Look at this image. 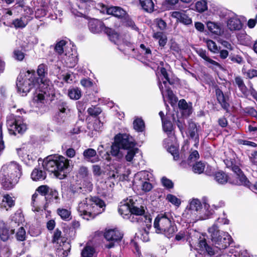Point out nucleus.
<instances>
[{"mask_svg": "<svg viewBox=\"0 0 257 257\" xmlns=\"http://www.w3.org/2000/svg\"><path fill=\"white\" fill-rule=\"evenodd\" d=\"M118 211L124 218H131L132 215L140 216L138 218L133 216L131 219L133 222H144L145 224H152V217L150 215L145 214L144 207L143 205L137 206L136 202L131 198L124 199L120 202Z\"/></svg>", "mask_w": 257, "mask_h": 257, "instance_id": "obj_1", "label": "nucleus"}, {"mask_svg": "<svg viewBox=\"0 0 257 257\" xmlns=\"http://www.w3.org/2000/svg\"><path fill=\"white\" fill-rule=\"evenodd\" d=\"M105 202L97 196L85 198L78 206L77 210L79 215L87 220H92L104 211Z\"/></svg>", "mask_w": 257, "mask_h": 257, "instance_id": "obj_2", "label": "nucleus"}, {"mask_svg": "<svg viewBox=\"0 0 257 257\" xmlns=\"http://www.w3.org/2000/svg\"><path fill=\"white\" fill-rule=\"evenodd\" d=\"M154 227L157 234H164L170 238L177 231V228L173 216L168 212L160 213L156 217Z\"/></svg>", "mask_w": 257, "mask_h": 257, "instance_id": "obj_3", "label": "nucleus"}, {"mask_svg": "<svg viewBox=\"0 0 257 257\" xmlns=\"http://www.w3.org/2000/svg\"><path fill=\"white\" fill-rule=\"evenodd\" d=\"M55 159L47 158L43 163L44 169L53 173L59 179H63L67 176V170L69 167V160L59 156Z\"/></svg>", "mask_w": 257, "mask_h": 257, "instance_id": "obj_4", "label": "nucleus"}, {"mask_svg": "<svg viewBox=\"0 0 257 257\" xmlns=\"http://www.w3.org/2000/svg\"><path fill=\"white\" fill-rule=\"evenodd\" d=\"M88 27L89 31L93 34L103 33L112 42L115 43L119 39V34L114 29L106 27L101 20L94 18L90 19Z\"/></svg>", "mask_w": 257, "mask_h": 257, "instance_id": "obj_5", "label": "nucleus"}, {"mask_svg": "<svg viewBox=\"0 0 257 257\" xmlns=\"http://www.w3.org/2000/svg\"><path fill=\"white\" fill-rule=\"evenodd\" d=\"M48 66L41 63L38 66L37 71L34 69L20 71L17 80H47L44 79L48 75Z\"/></svg>", "mask_w": 257, "mask_h": 257, "instance_id": "obj_6", "label": "nucleus"}, {"mask_svg": "<svg viewBox=\"0 0 257 257\" xmlns=\"http://www.w3.org/2000/svg\"><path fill=\"white\" fill-rule=\"evenodd\" d=\"M208 231L211 233L212 242L220 250L226 248L232 242L231 236L227 232L218 230L216 226H213Z\"/></svg>", "mask_w": 257, "mask_h": 257, "instance_id": "obj_7", "label": "nucleus"}, {"mask_svg": "<svg viewBox=\"0 0 257 257\" xmlns=\"http://www.w3.org/2000/svg\"><path fill=\"white\" fill-rule=\"evenodd\" d=\"M7 125L11 135L22 136L27 130V125L24 122L22 116L11 114L7 118Z\"/></svg>", "mask_w": 257, "mask_h": 257, "instance_id": "obj_8", "label": "nucleus"}, {"mask_svg": "<svg viewBox=\"0 0 257 257\" xmlns=\"http://www.w3.org/2000/svg\"><path fill=\"white\" fill-rule=\"evenodd\" d=\"M109 15H111L120 20L123 25L130 28L133 30L139 32V28L136 26L128 13L119 6H111Z\"/></svg>", "mask_w": 257, "mask_h": 257, "instance_id": "obj_9", "label": "nucleus"}, {"mask_svg": "<svg viewBox=\"0 0 257 257\" xmlns=\"http://www.w3.org/2000/svg\"><path fill=\"white\" fill-rule=\"evenodd\" d=\"M206 84H211L214 87L218 103L223 109L225 110L226 112H229L230 107L229 96L223 92L217 84H216L215 81H206Z\"/></svg>", "mask_w": 257, "mask_h": 257, "instance_id": "obj_10", "label": "nucleus"}, {"mask_svg": "<svg viewBox=\"0 0 257 257\" xmlns=\"http://www.w3.org/2000/svg\"><path fill=\"white\" fill-rule=\"evenodd\" d=\"M104 238L109 242L106 247L111 248L114 246L115 243H118L123 238V234L117 228L106 229L103 234Z\"/></svg>", "mask_w": 257, "mask_h": 257, "instance_id": "obj_11", "label": "nucleus"}, {"mask_svg": "<svg viewBox=\"0 0 257 257\" xmlns=\"http://www.w3.org/2000/svg\"><path fill=\"white\" fill-rule=\"evenodd\" d=\"M115 143L119 145L121 149H126L136 147L137 143L128 134L119 133L114 137Z\"/></svg>", "mask_w": 257, "mask_h": 257, "instance_id": "obj_12", "label": "nucleus"}, {"mask_svg": "<svg viewBox=\"0 0 257 257\" xmlns=\"http://www.w3.org/2000/svg\"><path fill=\"white\" fill-rule=\"evenodd\" d=\"M233 174L229 175V184L236 186L245 187L248 183V179L241 169L233 172Z\"/></svg>", "mask_w": 257, "mask_h": 257, "instance_id": "obj_13", "label": "nucleus"}, {"mask_svg": "<svg viewBox=\"0 0 257 257\" xmlns=\"http://www.w3.org/2000/svg\"><path fill=\"white\" fill-rule=\"evenodd\" d=\"M51 81H39L35 82L36 86L37 87L36 89L37 91H40L44 93L47 97L55 95V89L53 85L50 84Z\"/></svg>", "mask_w": 257, "mask_h": 257, "instance_id": "obj_14", "label": "nucleus"}, {"mask_svg": "<svg viewBox=\"0 0 257 257\" xmlns=\"http://www.w3.org/2000/svg\"><path fill=\"white\" fill-rule=\"evenodd\" d=\"M17 183V181L8 174L3 172L0 174V184L3 190L8 191L11 190L14 188Z\"/></svg>", "mask_w": 257, "mask_h": 257, "instance_id": "obj_15", "label": "nucleus"}, {"mask_svg": "<svg viewBox=\"0 0 257 257\" xmlns=\"http://www.w3.org/2000/svg\"><path fill=\"white\" fill-rule=\"evenodd\" d=\"M3 172L11 176L12 178L18 182L22 174V167L16 163H12L8 166L6 170H4Z\"/></svg>", "mask_w": 257, "mask_h": 257, "instance_id": "obj_16", "label": "nucleus"}, {"mask_svg": "<svg viewBox=\"0 0 257 257\" xmlns=\"http://www.w3.org/2000/svg\"><path fill=\"white\" fill-rule=\"evenodd\" d=\"M46 203L44 206L45 210L48 207L50 204H58L60 201L58 191L55 188H51L45 198Z\"/></svg>", "mask_w": 257, "mask_h": 257, "instance_id": "obj_17", "label": "nucleus"}, {"mask_svg": "<svg viewBox=\"0 0 257 257\" xmlns=\"http://www.w3.org/2000/svg\"><path fill=\"white\" fill-rule=\"evenodd\" d=\"M196 53L204 61V64L208 67L214 66L216 67H219L220 64L217 62L211 59L208 54V53L205 50H203L202 48H196L195 49Z\"/></svg>", "mask_w": 257, "mask_h": 257, "instance_id": "obj_18", "label": "nucleus"}, {"mask_svg": "<svg viewBox=\"0 0 257 257\" xmlns=\"http://www.w3.org/2000/svg\"><path fill=\"white\" fill-rule=\"evenodd\" d=\"M35 82L39 81H18L16 84L18 91L23 95H26L33 88L36 87Z\"/></svg>", "mask_w": 257, "mask_h": 257, "instance_id": "obj_19", "label": "nucleus"}, {"mask_svg": "<svg viewBox=\"0 0 257 257\" xmlns=\"http://www.w3.org/2000/svg\"><path fill=\"white\" fill-rule=\"evenodd\" d=\"M200 125L197 126V123H195L192 119H190L188 122L187 131L189 137L192 139H195V141L199 142V136L198 134L199 128Z\"/></svg>", "mask_w": 257, "mask_h": 257, "instance_id": "obj_20", "label": "nucleus"}, {"mask_svg": "<svg viewBox=\"0 0 257 257\" xmlns=\"http://www.w3.org/2000/svg\"><path fill=\"white\" fill-rule=\"evenodd\" d=\"M15 232L14 229H10L5 223L0 225V239L4 242H6L11 238V236Z\"/></svg>", "mask_w": 257, "mask_h": 257, "instance_id": "obj_21", "label": "nucleus"}, {"mask_svg": "<svg viewBox=\"0 0 257 257\" xmlns=\"http://www.w3.org/2000/svg\"><path fill=\"white\" fill-rule=\"evenodd\" d=\"M84 159L91 163L98 162L100 159L96 151L92 148L85 149L83 152Z\"/></svg>", "mask_w": 257, "mask_h": 257, "instance_id": "obj_22", "label": "nucleus"}, {"mask_svg": "<svg viewBox=\"0 0 257 257\" xmlns=\"http://www.w3.org/2000/svg\"><path fill=\"white\" fill-rule=\"evenodd\" d=\"M227 27L231 31H239L242 28V24L239 18L232 17L228 19Z\"/></svg>", "mask_w": 257, "mask_h": 257, "instance_id": "obj_23", "label": "nucleus"}, {"mask_svg": "<svg viewBox=\"0 0 257 257\" xmlns=\"http://www.w3.org/2000/svg\"><path fill=\"white\" fill-rule=\"evenodd\" d=\"M213 176L214 179L219 184H229V175L222 170L215 172Z\"/></svg>", "mask_w": 257, "mask_h": 257, "instance_id": "obj_24", "label": "nucleus"}, {"mask_svg": "<svg viewBox=\"0 0 257 257\" xmlns=\"http://www.w3.org/2000/svg\"><path fill=\"white\" fill-rule=\"evenodd\" d=\"M198 246L200 250L206 252L210 256L215 254L214 249L211 246L208 244L207 240L205 238H201L200 237L199 238Z\"/></svg>", "mask_w": 257, "mask_h": 257, "instance_id": "obj_25", "label": "nucleus"}, {"mask_svg": "<svg viewBox=\"0 0 257 257\" xmlns=\"http://www.w3.org/2000/svg\"><path fill=\"white\" fill-rule=\"evenodd\" d=\"M152 37L154 39L158 40L159 45L162 48H164L168 42L167 35L164 32H156L153 30Z\"/></svg>", "mask_w": 257, "mask_h": 257, "instance_id": "obj_26", "label": "nucleus"}, {"mask_svg": "<svg viewBox=\"0 0 257 257\" xmlns=\"http://www.w3.org/2000/svg\"><path fill=\"white\" fill-rule=\"evenodd\" d=\"M172 16L173 17L176 18L180 23L185 25H189L192 23V19L185 14L175 11L173 12Z\"/></svg>", "mask_w": 257, "mask_h": 257, "instance_id": "obj_27", "label": "nucleus"}, {"mask_svg": "<svg viewBox=\"0 0 257 257\" xmlns=\"http://www.w3.org/2000/svg\"><path fill=\"white\" fill-rule=\"evenodd\" d=\"M31 178L33 181H42L46 179L47 174L45 171L42 170L41 168H35L33 170L31 174Z\"/></svg>", "mask_w": 257, "mask_h": 257, "instance_id": "obj_28", "label": "nucleus"}, {"mask_svg": "<svg viewBox=\"0 0 257 257\" xmlns=\"http://www.w3.org/2000/svg\"><path fill=\"white\" fill-rule=\"evenodd\" d=\"M15 205V200L13 199L12 197L9 194H6L3 196V199L2 200V203L1 207L6 209L7 210H8L7 207L9 208H11Z\"/></svg>", "mask_w": 257, "mask_h": 257, "instance_id": "obj_29", "label": "nucleus"}, {"mask_svg": "<svg viewBox=\"0 0 257 257\" xmlns=\"http://www.w3.org/2000/svg\"><path fill=\"white\" fill-rule=\"evenodd\" d=\"M224 162L226 167L233 172L238 171L240 169L239 166V164L234 158H226L224 160Z\"/></svg>", "mask_w": 257, "mask_h": 257, "instance_id": "obj_30", "label": "nucleus"}, {"mask_svg": "<svg viewBox=\"0 0 257 257\" xmlns=\"http://www.w3.org/2000/svg\"><path fill=\"white\" fill-rule=\"evenodd\" d=\"M142 9L148 13H152L154 10V3L153 0H139Z\"/></svg>", "mask_w": 257, "mask_h": 257, "instance_id": "obj_31", "label": "nucleus"}, {"mask_svg": "<svg viewBox=\"0 0 257 257\" xmlns=\"http://www.w3.org/2000/svg\"><path fill=\"white\" fill-rule=\"evenodd\" d=\"M134 130L139 133H143L145 131V123L142 117H136L133 121Z\"/></svg>", "mask_w": 257, "mask_h": 257, "instance_id": "obj_32", "label": "nucleus"}, {"mask_svg": "<svg viewBox=\"0 0 257 257\" xmlns=\"http://www.w3.org/2000/svg\"><path fill=\"white\" fill-rule=\"evenodd\" d=\"M57 213L64 221H69L72 219L71 211L67 209L59 208L57 209Z\"/></svg>", "mask_w": 257, "mask_h": 257, "instance_id": "obj_33", "label": "nucleus"}, {"mask_svg": "<svg viewBox=\"0 0 257 257\" xmlns=\"http://www.w3.org/2000/svg\"><path fill=\"white\" fill-rule=\"evenodd\" d=\"M207 27L211 33L217 35H220L223 32L220 26L214 22H208Z\"/></svg>", "mask_w": 257, "mask_h": 257, "instance_id": "obj_34", "label": "nucleus"}, {"mask_svg": "<svg viewBox=\"0 0 257 257\" xmlns=\"http://www.w3.org/2000/svg\"><path fill=\"white\" fill-rule=\"evenodd\" d=\"M87 113L90 116L97 118L98 115L100 114L102 111V109L100 107L97 105H91V107H89L87 109Z\"/></svg>", "mask_w": 257, "mask_h": 257, "instance_id": "obj_35", "label": "nucleus"}, {"mask_svg": "<svg viewBox=\"0 0 257 257\" xmlns=\"http://www.w3.org/2000/svg\"><path fill=\"white\" fill-rule=\"evenodd\" d=\"M193 172L195 174H201L204 172L205 164L201 161L196 162L191 165Z\"/></svg>", "mask_w": 257, "mask_h": 257, "instance_id": "obj_36", "label": "nucleus"}, {"mask_svg": "<svg viewBox=\"0 0 257 257\" xmlns=\"http://www.w3.org/2000/svg\"><path fill=\"white\" fill-rule=\"evenodd\" d=\"M227 63L242 64L244 63V61L241 56L231 53L229 54V57L227 60Z\"/></svg>", "mask_w": 257, "mask_h": 257, "instance_id": "obj_37", "label": "nucleus"}, {"mask_svg": "<svg viewBox=\"0 0 257 257\" xmlns=\"http://www.w3.org/2000/svg\"><path fill=\"white\" fill-rule=\"evenodd\" d=\"M95 252V248L90 245H86L82 250L81 257H92Z\"/></svg>", "mask_w": 257, "mask_h": 257, "instance_id": "obj_38", "label": "nucleus"}, {"mask_svg": "<svg viewBox=\"0 0 257 257\" xmlns=\"http://www.w3.org/2000/svg\"><path fill=\"white\" fill-rule=\"evenodd\" d=\"M67 44V42L64 40H61L57 42L54 48L55 51L58 55H62L64 52V47Z\"/></svg>", "mask_w": 257, "mask_h": 257, "instance_id": "obj_39", "label": "nucleus"}, {"mask_svg": "<svg viewBox=\"0 0 257 257\" xmlns=\"http://www.w3.org/2000/svg\"><path fill=\"white\" fill-rule=\"evenodd\" d=\"M12 220L16 223H17L18 225H20V223L24 222L25 218L22 209H19L15 212L12 216Z\"/></svg>", "mask_w": 257, "mask_h": 257, "instance_id": "obj_40", "label": "nucleus"}, {"mask_svg": "<svg viewBox=\"0 0 257 257\" xmlns=\"http://www.w3.org/2000/svg\"><path fill=\"white\" fill-rule=\"evenodd\" d=\"M81 85L92 92H97V85L95 81H80Z\"/></svg>", "mask_w": 257, "mask_h": 257, "instance_id": "obj_41", "label": "nucleus"}, {"mask_svg": "<svg viewBox=\"0 0 257 257\" xmlns=\"http://www.w3.org/2000/svg\"><path fill=\"white\" fill-rule=\"evenodd\" d=\"M68 95L71 99L78 100L81 96V92L78 88H72L68 90Z\"/></svg>", "mask_w": 257, "mask_h": 257, "instance_id": "obj_42", "label": "nucleus"}, {"mask_svg": "<svg viewBox=\"0 0 257 257\" xmlns=\"http://www.w3.org/2000/svg\"><path fill=\"white\" fill-rule=\"evenodd\" d=\"M154 25L159 30V32H164L166 29L167 25L162 18H156L154 20Z\"/></svg>", "mask_w": 257, "mask_h": 257, "instance_id": "obj_43", "label": "nucleus"}, {"mask_svg": "<svg viewBox=\"0 0 257 257\" xmlns=\"http://www.w3.org/2000/svg\"><path fill=\"white\" fill-rule=\"evenodd\" d=\"M127 152L125 156V159L127 162H131L133 160L135 156L138 153L139 149L136 147L130 149H126Z\"/></svg>", "mask_w": 257, "mask_h": 257, "instance_id": "obj_44", "label": "nucleus"}, {"mask_svg": "<svg viewBox=\"0 0 257 257\" xmlns=\"http://www.w3.org/2000/svg\"><path fill=\"white\" fill-rule=\"evenodd\" d=\"M44 93H43L41 92L37 91V90H36V93L34 94L33 97V101L36 103H44V101L46 98H48Z\"/></svg>", "mask_w": 257, "mask_h": 257, "instance_id": "obj_45", "label": "nucleus"}, {"mask_svg": "<svg viewBox=\"0 0 257 257\" xmlns=\"http://www.w3.org/2000/svg\"><path fill=\"white\" fill-rule=\"evenodd\" d=\"M206 45L209 51L211 52L217 54L219 52V47H218L216 43L212 40L209 39L206 41Z\"/></svg>", "mask_w": 257, "mask_h": 257, "instance_id": "obj_46", "label": "nucleus"}, {"mask_svg": "<svg viewBox=\"0 0 257 257\" xmlns=\"http://www.w3.org/2000/svg\"><path fill=\"white\" fill-rule=\"evenodd\" d=\"M202 208V204L198 199H193L189 204V209L191 210L198 211Z\"/></svg>", "mask_w": 257, "mask_h": 257, "instance_id": "obj_47", "label": "nucleus"}, {"mask_svg": "<svg viewBox=\"0 0 257 257\" xmlns=\"http://www.w3.org/2000/svg\"><path fill=\"white\" fill-rule=\"evenodd\" d=\"M162 126L164 131L167 133L168 135L172 134L173 130V125L170 120H163Z\"/></svg>", "mask_w": 257, "mask_h": 257, "instance_id": "obj_48", "label": "nucleus"}, {"mask_svg": "<svg viewBox=\"0 0 257 257\" xmlns=\"http://www.w3.org/2000/svg\"><path fill=\"white\" fill-rule=\"evenodd\" d=\"M196 11L202 13L207 10V3L205 0H201L196 2L195 4Z\"/></svg>", "mask_w": 257, "mask_h": 257, "instance_id": "obj_49", "label": "nucleus"}, {"mask_svg": "<svg viewBox=\"0 0 257 257\" xmlns=\"http://www.w3.org/2000/svg\"><path fill=\"white\" fill-rule=\"evenodd\" d=\"M57 106L58 112L65 114H67V112H70V109L68 108V105L66 102L59 101Z\"/></svg>", "mask_w": 257, "mask_h": 257, "instance_id": "obj_50", "label": "nucleus"}, {"mask_svg": "<svg viewBox=\"0 0 257 257\" xmlns=\"http://www.w3.org/2000/svg\"><path fill=\"white\" fill-rule=\"evenodd\" d=\"M51 188L47 185H42L36 189V192L45 198Z\"/></svg>", "mask_w": 257, "mask_h": 257, "instance_id": "obj_51", "label": "nucleus"}, {"mask_svg": "<svg viewBox=\"0 0 257 257\" xmlns=\"http://www.w3.org/2000/svg\"><path fill=\"white\" fill-rule=\"evenodd\" d=\"M67 114L57 111L53 117V120L58 124H61L65 121Z\"/></svg>", "mask_w": 257, "mask_h": 257, "instance_id": "obj_52", "label": "nucleus"}, {"mask_svg": "<svg viewBox=\"0 0 257 257\" xmlns=\"http://www.w3.org/2000/svg\"><path fill=\"white\" fill-rule=\"evenodd\" d=\"M166 200L176 206H179L181 203L180 199L171 194H168L167 195Z\"/></svg>", "mask_w": 257, "mask_h": 257, "instance_id": "obj_53", "label": "nucleus"}, {"mask_svg": "<svg viewBox=\"0 0 257 257\" xmlns=\"http://www.w3.org/2000/svg\"><path fill=\"white\" fill-rule=\"evenodd\" d=\"M16 237L17 239L20 241H23L26 240V231L23 226H21L19 228L16 234Z\"/></svg>", "mask_w": 257, "mask_h": 257, "instance_id": "obj_54", "label": "nucleus"}, {"mask_svg": "<svg viewBox=\"0 0 257 257\" xmlns=\"http://www.w3.org/2000/svg\"><path fill=\"white\" fill-rule=\"evenodd\" d=\"M78 175L82 179H87L89 177L88 169L84 166H80L78 171Z\"/></svg>", "mask_w": 257, "mask_h": 257, "instance_id": "obj_55", "label": "nucleus"}, {"mask_svg": "<svg viewBox=\"0 0 257 257\" xmlns=\"http://www.w3.org/2000/svg\"><path fill=\"white\" fill-rule=\"evenodd\" d=\"M161 183L163 186L167 189H172L174 187V183L172 181L166 177L162 178Z\"/></svg>", "mask_w": 257, "mask_h": 257, "instance_id": "obj_56", "label": "nucleus"}, {"mask_svg": "<svg viewBox=\"0 0 257 257\" xmlns=\"http://www.w3.org/2000/svg\"><path fill=\"white\" fill-rule=\"evenodd\" d=\"M97 6L99 9L100 13L103 14H106L108 15H109L111 9V6H109L103 3H99L98 4Z\"/></svg>", "mask_w": 257, "mask_h": 257, "instance_id": "obj_57", "label": "nucleus"}, {"mask_svg": "<svg viewBox=\"0 0 257 257\" xmlns=\"http://www.w3.org/2000/svg\"><path fill=\"white\" fill-rule=\"evenodd\" d=\"M12 24L16 28H24L27 25V23L24 22L22 18L14 20Z\"/></svg>", "mask_w": 257, "mask_h": 257, "instance_id": "obj_58", "label": "nucleus"}, {"mask_svg": "<svg viewBox=\"0 0 257 257\" xmlns=\"http://www.w3.org/2000/svg\"><path fill=\"white\" fill-rule=\"evenodd\" d=\"M121 149L120 146H119V144H117L115 143L114 141V143L112 144L111 146V150L110 153L111 155L113 156H116L119 153L120 149Z\"/></svg>", "mask_w": 257, "mask_h": 257, "instance_id": "obj_59", "label": "nucleus"}, {"mask_svg": "<svg viewBox=\"0 0 257 257\" xmlns=\"http://www.w3.org/2000/svg\"><path fill=\"white\" fill-rule=\"evenodd\" d=\"M199 158V154L197 150L193 151L189 155L187 161L188 162V165L191 166V163L192 161H196Z\"/></svg>", "mask_w": 257, "mask_h": 257, "instance_id": "obj_60", "label": "nucleus"}, {"mask_svg": "<svg viewBox=\"0 0 257 257\" xmlns=\"http://www.w3.org/2000/svg\"><path fill=\"white\" fill-rule=\"evenodd\" d=\"M103 125V123L101 121L99 117L96 118L93 123L92 128L95 131H99L102 128Z\"/></svg>", "mask_w": 257, "mask_h": 257, "instance_id": "obj_61", "label": "nucleus"}, {"mask_svg": "<svg viewBox=\"0 0 257 257\" xmlns=\"http://www.w3.org/2000/svg\"><path fill=\"white\" fill-rule=\"evenodd\" d=\"M14 57L18 61H22L25 58V54L20 50H15L13 52Z\"/></svg>", "mask_w": 257, "mask_h": 257, "instance_id": "obj_62", "label": "nucleus"}, {"mask_svg": "<svg viewBox=\"0 0 257 257\" xmlns=\"http://www.w3.org/2000/svg\"><path fill=\"white\" fill-rule=\"evenodd\" d=\"M153 185L149 182H143L142 184V190L145 192H150L153 189Z\"/></svg>", "mask_w": 257, "mask_h": 257, "instance_id": "obj_63", "label": "nucleus"}, {"mask_svg": "<svg viewBox=\"0 0 257 257\" xmlns=\"http://www.w3.org/2000/svg\"><path fill=\"white\" fill-rule=\"evenodd\" d=\"M244 75L246 78L249 79L257 77V70L254 69H249L246 72L244 73Z\"/></svg>", "mask_w": 257, "mask_h": 257, "instance_id": "obj_64", "label": "nucleus"}]
</instances>
